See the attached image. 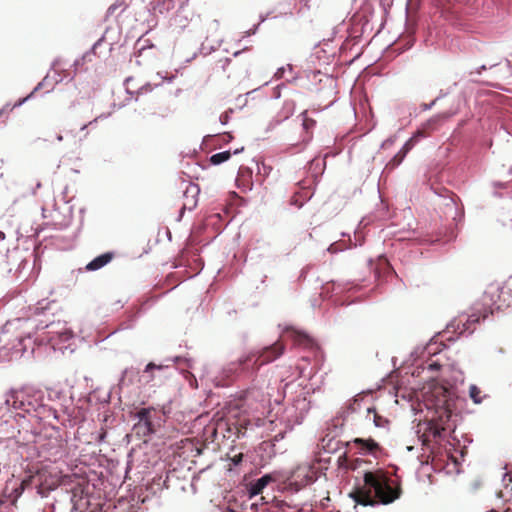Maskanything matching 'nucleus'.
<instances>
[{
  "instance_id": "nucleus-5",
  "label": "nucleus",
  "mask_w": 512,
  "mask_h": 512,
  "mask_svg": "<svg viewBox=\"0 0 512 512\" xmlns=\"http://www.w3.org/2000/svg\"><path fill=\"white\" fill-rule=\"evenodd\" d=\"M259 358L255 351L240 357L237 361L231 362L228 366V371L235 374H254L262 365H259Z\"/></svg>"
},
{
  "instance_id": "nucleus-32",
  "label": "nucleus",
  "mask_w": 512,
  "mask_h": 512,
  "mask_svg": "<svg viewBox=\"0 0 512 512\" xmlns=\"http://www.w3.org/2000/svg\"><path fill=\"white\" fill-rule=\"evenodd\" d=\"M496 351H497L498 353H505L504 348H503V347H500V346L496 347Z\"/></svg>"
},
{
  "instance_id": "nucleus-30",
  "label": "nucleus",
  "mask_w": 512,
  "mask_h": 512,
  "mask_svg": "<svg viewBox=\"0 0 512 512\" xmlns=\"http://www.w3.org/2000/svg\"><path fill=\"white\" fill-rule=\"evenodd\" d=\"M302 470H306V468H305V467H304V468H302V467H298V468H296V469L293 471V473H292V477H293L295 474L300 473Z\"/></svg>"
},
{
  "instance_id": "nucleus-20",
  "label": "nucleus",
  "mask_w": 512,
  "mask_h": 512,
  "mask_svg": "<svg viewBox=\"0 0 512 512\" xmlns=\"http://www.w3.org/2000/svg\"><path fill=\"white\" fill-rule=\"evenodd\" d=\"M367 412H368V414L373 413V421H374L375 425L377 427H381L382 426V417L376 413L375 409L367 408Z\"/></svg>"
},
{
  "instance_id": "nucleus-10",
  "label": "nucleus",
  "mask_w": 512,
  "mask_h": 512,
  "mask_svg": "<svg viewBox=\"0 0 512 512\" xmlns=\"http://www.w3.org/2000/svg\"><path fill=\"white\" fill-rule=\"evenodd\" d=\"M199 188L197 185H189L184 192V202L181 210H193L198 203Z\"/></svg>"
},
{
  "instance_id": "nucleus-25",
  "label": "nucleus",
  "mask_w": 512,
  "mask_h": 512,
  "mask_svg": "<svg viewBox=\"0 0 512 512\" xmlns=\"http://www.w3.org/2000/svg\"><path fill=\"white\" fill-rule=\"evenodd\" d=\"M106 435H107L106 430L102 428V429H101V432L99 433V435H98V437H97V441H98L99 443L104 442V441H105V438H106Z\"/></svg>"
},
{
  "instance_id": "nucleus-24",
  "label": "nucleus",
  "mask_w": 512,
  "mask_h": 512,
  "mask_svg": "<svg viewBox=\"0 0 512 512\" xmlns=\"http://www.w3.org/2000/svg\"><path fill=\"white\" fill-rule=\"evenodd\" d=\"M440 367H441V365L436 361H433L428 364V369L431 371H438L440 369Z\"/></svg>"
},
{
  "instance_id": "nucleus-19",
  "label": "nucleus",
  "mask_w": 512,
  "mask_h": 512,
  "mask_svg": "<svg viewBox=\"0 0 512 512\" xmlns=\"http://www.w3.org/2000/svg\"><path fill=\"white\" fill-rule=\"evenodd\" d=\"M303 128L306 132L312 130L316 124V121L308 116V112L304 111L302 114Z\"/></svg>"
},
{
  "instance_id": "nucleus-2",
  "label": "nucleus",
  "mask_w": 512,
  "mask_h": 512,
  "mask_svg": "<svg viewBox=\"0 0 512 512\" xmlns=\"http://www.w3.org/2000/svg\"><path fill=\"white\" fill-rule=\"evenodd\" d=\"M41 391L30 387H23L19 390H12L5 398V404L16 410H22L30 413L36 411L41 405Z\"/></svg>"
},
{
  "instance_id": "nucleus-37",
  "label": "nucleus",
  "mask_w": 512,
  "mask_h": 512,
  "mask_svg": "<svg viewBox=\"0 0 512 512\" xmlns=\"http://www.w3.org/2000/svg\"><path fill=\"white\" fill-rule=\"evenodd\" d=\"M449 116H450V115H448V114H444L442 117H443V118H449Z\"/></svg>"
},
{
  "instance_id": "nucleus-13",
  "label": "nucleus",
  "mask_w": 512,
  "mask_h": 512,
  "mask_svg": "<svg viewBox=\"0 0 512 512\" xmlns=\"http://www.w3.org/2000/svg\"><path fill=\"white\" fill-rule=\"evenodd\" d=\"M114 258L113 252H106L97 256L90 263L87 264L86 269L89 271L98 270L107 265Z\"/></svg>"
},
{
  "instance_id": "nucleus-27",
  "label": "nucleus",
  "mask_w": 512,
  "mask_h": 512,
  "mask_svg": "<svg viewBox=\"0 0 512 512\" xmlns=\"http://www.w3.org/2000/svg\"><path fill=\"white\" fill-rule=\"evenodd\" d=\"M284 73H285V67H280L278 68V70L276 71L275 75L278 77V78H283L284 77Z\"/></svg>"
},
{
  "instance_id": "nucleus-1",
  "label": "nucleus",
  "mask_w": 512,
  "mask_h": 512,
  "mask_svg": "<svg viewBox=\"0 0 512 512\" xmlns=\"http://www.w3.org/2000/svg\"><path fill=\"white\" fill-rule=\"evenodd\" d=\"M351 498L363 506L384 504V471H368L364 474V483L355 488Z\"/></svg>"
},
{
  "instance_id": "nucleus-36",
  "label": "nucleus",
  "mask_w": 512,
  "mask_h": 512,
  "mask_svg": "<svg viewBox=\"0 0 512 512\" xmlns=\"http://www.w3.org/2000/svg\"><path fill=\"white\" fill-rule=\"evenodd\" d=\"M96 121H97V118H96V119H94L93 121H90L88 125H92V124H93L94 122H96Z\"/></svg>"
},
{
  "instance_id": "nucleus-22",
  "label": "nucleus",
  "mask_w": 512,
  "mask_h": 512,
  "mask_svg": "<svg viewBox=\"0 0 512 512\" xmlns=\"http://www.w3.org/2000/svg\"><path fill=\"white\" fill-rule=\"evenodd\" d=\"M359 405H360V401H359V399L354 398V399H352V400L349 402V404H348L347 408H348V410H350L351 412H355V411L357 410V407H358Z\"/></svg>"
},
{
  "instance_id": "nucleus-34",
  "label": "nucleus",
  "mask_w": 512,
  "mask_h": 512,
  "mask_svg": "<svg viewBox=\"0 0 512 512\" xmlns=\"http://www.w3.org/2000/svg\"><path fill=\"white\" fill-rule=\"evenodd\" d=\"M240 434H243L242 430L241 429H237V435L239 436Z\"/></svg>"
},
{
  "instance_id": "nucleus-3",
  "label": "nucleus",
  "mask_w": 512,
  "mask_h": 512,
  "mask_svg": "<svg viewBox=\"0 0 512 512\" xmlns=\"http://www.w3.org/2000/svg\"><path fill=\"white\" fill-rule=\"evenodd\" d=\"M452 417V411L448 402L445 400L442 404H437L435 415L427 423L425 429V435L432 437L433 439L440 438L442 432L450 429V419Z\"/></svg>"
},
{
  "instance_id": "nucleus-8",
  "label": "nucleus",
  "mask_w": 512,
  "mask_h": 512,
  "mask_svg": "<svg viewBox=\"0 0 512 512\" xmlns=\"http://www.w3.org/2000/svg\"><path fill=\"white\" fill-rule=\"evenodd\" d=\"M284 350V344L280 341H276L272 345L263 348L261 351H255V353L260 360L259 365H265L279 358L284 353Z\"/></svg>"
},
{
  "instance_id": "nucleus-12",
  "label": "nucleus",
  "mask_w": 512,
  "mask_h": 512,
  "mask_svg": "<svg viewBox=\"0 0 512 512\" xmlns=\"http://www.w3.org/2000/svg\"><path fill=\"white\" fill-rule=\"evenodd\" d=\"M400 371L395 370L392 371L388 376H386V386L391 385L393 390L395 391V396H399L401 393L402 398L410 397V393L406 394V389L402 388V380L400 381L399 378Z\"/></svg>"
},
{
  "instance_id": "nucleus-4",
  "label": "nucleus",
  "mask_w": 512,
  "mask_h": 512,
  "mask_svg": "<svg viewBox=\"0 0 512 512\" xmlns=\"http://www.w3.org/2000/svg\"><path fill=\"white\" fill-rule=\"evenodd\" d=\"M157 412L155 408H141L135 414L138 421L134 424L133 430L139 438H146L154 434L159 426L155 422Z\"/></svg>"
},
{
  "instance_id": "nucleus-31",
  "label": "nucleus",
  "mask_w": 512,
  "mask_h": 512,
  "mask_svg": "<svg viewBox=\"0 0 512 512\" xmlns=\"http://www.w3.org/2000/svg\"><path fill=\"white\" fill-rule=\"evenodd\" d=\"M52 72H53V75H55V74L57 73V70L53 68V69H52ZM49 78H54V76H52V75L50 74V72L47 74V76L45 77V79H49Z\"/></svg>"
},
{
  "instance_id": "nucleus-29",
  "label": "nucleus",
  "mask_w": 512,
  "mask_h": 512,
  "mask_svg": "<svg viewBox=\"0 0 512 512\" xmlns=\"http://www.w3.org/2000/svg\"><path fill=\"white\" fill-rule=\"evenodd\" d=\"M385 271H386V277L389 275V273H392L393 272V269L392 267L390 266L389 262L386 260V268H385Z\"/></svg>"
},
{
  "instance_id": "nucleus-21",
  "label": "nucleus",
  "mask_w": 512,
  "mask_h": 512,
  "mask_svg": "<svg viewBox=\"0 0 512 512\" xmlns=\"http://www.w3.org/2000/svg\"><path fill=\"white\" fill-rule=\"evenodd\" d=\"M398 50V47L396 45H391L386 48V61H392L391 58L392 54H394Z\"/></svg>"
},
{
  "instance_id": "nucleus-23",
  "label": "nucleus",
  "mask_w": 512,
  "mask_h": 512,
  "mask_svg": "<svg viewBox=\"0 0 512 512\" xmlns=\"http://www.w3.org/2000/svg\"><path fill=\"white\" fill-rule=\"evenodd\" d=\"M233 465L237 466L239 465L243 460V453H237L230 458Z\"/></svg>"
},
{
  "instance_id": "nucleus-14",
  "label": "nucleus",
  "mask_w": 512,
  "mask_h": 512,
  "mask_svg": "<svg viewBox=\"0 0 512 512\" xmlns=\"http://www.w3.org/2000/svg\"><path fill=\"white\" fill-rule=\"evenodd\" d=\"M274 478L271 474H266L261 478L257 479L254 483H251L249 488L250 496H256L262 493L263 489L271 482Z\"/></svg>"
},
{
  "instance_id": "nucleus-26",
  "label": "nucleus",
  "mask_w": 512,
  "mask_h": 512,
  "mask_svg": "<svg viewBox=\"0 0 512 512\" xmlns=\"http://www.w3.org/2000/svg\"><path fill=\"white\" fill-rule=\"evenodd\" d=\"M152 369H161V366H158V365L154 364L153 362H150L146 365L145 372H149Z\"/></svg>"
},
{
  "instance_id": "nucleus-18",
  "label": "nucleus",
  "mask_w": 512,
  "mask_h": 512,
  "mask_svg": "<svg viewBox=\"0 0 512 512\" xmlns=\"http://www.w3.org/2000/svg\"><path fill=\"white\" fill-rule=\"evenodd\" d=\"M481 394H482L481 389L479 387H477L476 385H471L469 387V395L474 403L480 404L482 402Z\"/></svg>"
},
{
  "instance_id": "nucleus-6",
  "label": "nucleus",
  "mask_w": 512,
  "mask_h": 512,
  "mask_svg": "<svg viewBox=\"0 0 512 512\" xmlns=\"http://www.w3.org/2000/svg\"><path fill=\"white\" fill-rule=\"evenodd\" d=\"M395 472L394 466L386 467V504L398 499L402 493L400 478Z\"/></svg>"
},
{
  "instance_id": "nucleus-7",
  "label": "nucleus",
  "mask_w": 512,
  "mask_h": 512,
  "mask_svg": "<svg viewBox=\"0 0 512 512\" xmlns=\"http://www.w3.org/2000/svg\"><path fill=\"white\" fill-rule=\"evenodd\" d=\"M335 48L332 47L329 41L323 42L314 48L310 56L311 62H323L324 64H331L335 61Z\"/></svg>"
},
{
  "instance_id": "nucleus-35",
  "label": "nucleus",
  "mask_w": 512,
  "mask_h": 512,
  "mask_svg": "<svg viewBox=\"0 0 512 512\" xmlns=\"http://www.w3.org/2000/svg\"><path fill=\"white\" fill-rule=\"evenodd\" d=\"M504 512H512V508H507L504 510Z\"/></svg>"
},
{
  "instance_id": "nucleus-9",
  "label": "nucleus",
  "mask_w": 512,
  "mask_h": 512,
  "mask_svg": "<svg viewBox=\"0 0 512 512\" xmlns=\"http://www.w3.org/2000/svg\"><path fill=\"white\" fill-rule=\"evenodd\" d=\"M479 322V317L476 315L464 316L461 315L458 318L454 319L449 327L453 328L454 331H458L459 334H463L465 332L472 333L473 328L472 324Z\"/></svg>"
},
{
  "instance_id": "nucleus-11",
  "label": "nucleus",
  "mask_w": 512,
  "mask_h": 512,
  "mask_svg": "<svg viewBox=\"0 0 512 512\" xmlns=\"http://www.w3.org/2000/svg\"><path fill=\"white\" fill-rule=\"evenodd\" d=\"M356 448L359 449V453L362 454H373L375 451H380L381 448L377 442H375L372 438L363 439V438H355L351 441Z\"/></svg>"
},
{
  "instance_id": "nucleus-15",
  "label": "nucleus",
  "mask_w": 512,
  "mask_h": 512,
  "mask_svg": "<svg viewBox=\"0 0 512 512\" xmlns=\"http://www.w3.org/2000/svg\"><path fill=\"white\" fill-rule=\"evenodd\" d=\"M412 146H413V138L409 139L404 144L402 149L394 156V158L389 163H386V168H390V169L396 168L403 161V159L405 158L408 151L412 148Z\"/></svg>"
},
{
  "instance_id": "nucleus-17",
  "label": "nucleus",
  "mask_w": 512,
  "mask_h": 512,
  "mask_svg": "<svg viewBox=\"0 0 512 512\" xmlns=\"http://www.w3.org/2000/svg\"><path fill=\"white\" fill-rule=\"evenodd\" d=\"M231 157L230 151H223L216 154H213L210 158V162L214 165H219L225 161H227Z\"/></svg>"
},
{
  "instance_id": "nucleus-16",
  "label": "nucleus",
  "mask_w": 512,
  "mask_h": 512,
  "mask_svg": "<svg viewBox=\"0 0 512 512\" xmlns=\"http://www.w3.org/2000/svg\"><path fill=\"white\" fill-rule=\"evenodd\" d=\"M288 332L290 333V336L292 337L295 343L304 346H308L311 344V339L307 334L296 330H290Z\"/></svg>"
},
{
  "instance_id": "nucleus-28",
  "label": "nucleus",
  "mask_w": 512,
  "mask_h": 512,
  "mask_svg": "<svg viewBox=\"0 0 512 512\" xmlns=\"http://www.w3.org/2000/svg\"><path fill=\"white\" fill-rule=\"evenodd\" d=\"M361 55L360 52H358L353 58L349 59V60H345V63L346 64H353V62Z\"/></svg>"
},
{
  "instance_id": "nucleus-33",
  "label": "nucleus",
  "mask_w": 512,
  "mask_h": 512,
  "mask_svg": "<svg viewBox=\"0 0 512 512\" xmlns=\"http://www.w3.org/2000/svg\"><path fill=\"white\" fill-rule=\"evenodd\" d=\"M89 56H90V54L85 55V56H84V60H88V62H91V59H90V58H88Z\"/></svg>"
}]
</instances>
